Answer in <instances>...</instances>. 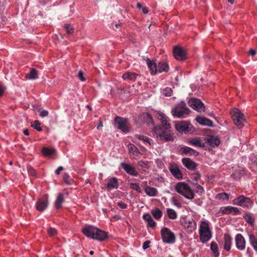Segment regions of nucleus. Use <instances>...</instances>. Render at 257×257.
I'll return each instance as SVG.
<instances>
[{
    "mask_svg": "<svg viewBox=\"0 0 257 257\" xmlns=\"http://www.w3.org/2000/svg\"><path fill=\"white\" fill-rule=\"evenodd\" d=\"M175 191L179 194L184 196L188 199H192L194 198L195 193L189 186L183 182L177 183L175 186Z\"/></svg>",
    "mask_w": 257,
    "mask_h": 257,
    "instance_id": "f257e3e1",
    "label": "nucleus"
},
{
    "mask_svg": "<svg viewBox=\"0 0 257 257\" xmlns=\"http://www.w3.org/2000/svg\"><path fill=\"white\" fill-rule=\"evenodd\" d=\"M199 237L202 243H206L211 237V232L207 221H201L199 229Z\"/></svg>",
    "mask_w": 257,
    "mask_h": 257,
    "instance_id": "f03ea898",
    "label": "nucleus"
},
{
    "mask_svg": "<svg viewBox=\"0 0 257 257\" xmlns=\"http://www.w3.org/2000/svg\"><path fill=\"white\" fill-rule=\"evenodd\" d=\"M230 114L235 125L239 128H241L246 122L243 114L237 108L232 109Z\"/></svg>",
    "mask_w": 257,
    "mask_h": 257,
    "instance_id": "7ed1b4c3",
    "label": "nucleus"
},
{
    "mask_svg": "<svg viewBox=\"0 0 257 257\" xmlns=\"http://www.w3.org/2000/svg\"><path fill=\"white\" fill-rule=\"evenodd\" d=\"M189 109L186 106V104L181 102L177 104L172 109V113L174 116L178 117H184L185 115H187L190 112Z\"/></svg>",
    "mask_w": 257,
    "mask_h": 257,
    "instance_id": "20e7f679",
    "label": "nucleus"
},
{
    "mask_svg": "<svg viewBox=\"0 0 257 257\" xmlns=\"http://www.w3.org/2000/svg\"><path fill=\"white\" fill-rule=\"evenodd\" d=\"M161 234L164 242L166 243H173L175 242V235L168 228H163L161 230Z\"/></svg>",
    "mask_w": 257,
    "mask_h": 257,
    "instance_id": "39448f33",
    "label": "nucleus"
},
{
    "mask_svg": "<svg viewBox=\"0 0 257 257\" xmlns=\"http://www.w3.org/2000/svg\"><path fill=\"white\" fill-rule=\"evenodd\" d=\"M176 130L180 133H191L194 128L192 125L187 121H178L175 124Z\"/></svg>",
    "mask_w": 257,
    "mask_h": 257,
    "instance_id": "423d86ee",
    "label": "nucleus"
},
{
    "mask_svg": "<svg viewBox=\"0 0 257 257\" xmlns=\"http://www.w3.org/2000/svg\"><path fill=\"white\" fill-rule=\"evenodd\" d=\"M234 205L241 206L242 207L250 208L252 205V202L249 198L243 195H240L232 201Z\"/></svg>",
    "mask_w": 257,
    "mask_h": 257,
    "instance_id": "0eeeda50",
    "label": "nucleus"
},
{
    "mask_svg": "<svg viewBox=\"0 0 257 257\" xmlns=\"http://www.w3.org/2000/svg\"><path fill=\"white\" fill-rule=\"evenodd\" d=\"M115 126L123 132H128V122L127 119L117 116L114 119Z\"/></svg>",
    "mask_w": 257,
    "mask_h": 257,
    "instance_id": "6e6552de",
    "label": "nucleus"
},
{
    "mask_svg": "<svg viewBox=\"0 0 257 257\" xmlns=\"http://www.w3.org/2000/svg\"><path fill=\"white\" fill-rule=\"evenodd\" d=\"M189 105L193 109L202 112L205 111L204 104L200 100L197 98H191L188 101Z\"/></svg>",
    "mask_w": 257,
    "mask_h": 257,
    "instance_id": "1a4fd4ad",
    "label": "nucleus"
},
{
    "mask_svg": "<svg viewBox=\"0 0 257 257\" xmlns=\"http://www.w3.org/2000/svg\"><path fill=\"white\" fill-rule=\"evenodd\" d=\"M175 58L179 61H183L186 59V50L181 47L176 46L173 50Z\"/></svg>",
    "mask_w": 257,
    "mask_h": 257,
    "instance_id": "9d476101",
    "label": "nucleus"
},
{
    "mask_svg": "<svg viewBox=\"0 0 257 257\" xmlns=\"http://www.w3.org/2000/svg\"><path fill=\"white\" fill-rule=\"evenodd\" d=\"M157 138L163 142L173 141L174 140L173 134L168 130H163L161 133L157 134Z\"/></svg>",
    "mask_w": 257,
    "mask_h": 257,
    "instance_id": "9b49d317",
    "label": "nucleus"
},
{
    "mask_svg": "<svg viewBox=\"0 0 257 257\" xmlns=\"http://www.w3.org/2000/svg\"><path fill=\"white\" fill-rule=\"evenodd\" d=\"M120 166L127 174L135 177L138 176L139 173L136 168L131 164L122 162L120 164Z\"/></svg>",
    "mask_w": 257,
    "mask_h": 257,
    "instance_id": "f8f14e48",
    "label": "nucleus"
},
{
    "mask_svg": "<svg viewBox=\"0 0 257 257\" xmlns=\"http://www.w3.org/2000/svg\"><path fill=\"white\" fill-rule=\"evenodd\" d=\"M182 225L188 232H192L196 229V222L192 218L185 219L182 223Z\"/></svg>",
    "mask_w": 257,
    "mask_h": 257,
    "instance_id": "ddd939ff",
    "label": "nucleus"
},
{
    "mask_svg": "<svg viewBox=\"0 0 257 257\" xmlns=\"http://www.w3.org/2000/svg\"><path fill=\"white\" fill-rule=\"evenodd\" d=\"M220 211L223 214L236 215L240 213V210L238 208L230 206L221 207Z\"/></svg>",
    "mask_w": 257,
    "mask_h": 257,
    "instance_id": "4468645a",
    "label": "nucleus"
},
{
    "mask_svg": "<svg viewBox=\"0 0 257 257\" xmlns=\"http://www.w3.org/2000/svg\"><path fill=\"white\" fill-rule=\"evenodd\" d=\"M235 244L236 247L239 250H243L245 248V240L241 234H237L235 236Z\"/></svg>",
    "mask_w": 257,
    "mask_h": 257,
    "instance_id": "2eb2a0df",
    "label": "nucleus"
},
{
    "mask_svg": "<svg viewBox=\"0 0 257 257\" xmlns=\"http://www.w3.org/2000/svg\"><path fill=\"white\" fill-rule=\"evenodd\" d=\"M107 237V232L97 228H96L93 237L94 239L102 241L106 239Z\"/></svg>",
    "mask_w": 257,
    "mask_h": 257,
    "instance_id": "dca6fc26",
    "label": "nucleus"
},
{
    "mask_svg": "<svg viewBox=\"0 0 257 257\" xmlns=\"http://www.w3.org/2000/svg\"><path fill=\"white\" fill-rule=\"evenodd\" d=\"M96 228V227L91 225L85 226L82 229V231L87 237L93 239Z\"/></svg>",
    "mask_w": 257,
    "mask_h": 257,
    "instance_id": "f3484780",
    "label": "nucleus"
},
{
    "mask_svg": "<svg viewBox=\"0 0 257 257\" xmlns=\"http://www.w3.org/2000/svg\"><path fill=\"white\" fill-rule=\"evenodd\" d=\"M205 142L212 147H216L220 144V141L218 137L213 136H209L205 138Z\"/></svg>",
    "mask_w": 257,
    "mask_h": 257,
    "instance_id": "a211bd4d",
    "label": "nucleus"
},
{
    "mask_svg": "<svg viewBox=\"0 0 257 257\" xmlns=\"http://www.w3.org/2000/svg\"><path fill=\"white\" fill-rule=\"evenodd\" d=\"M182 162L184 166L188 169L190 170H194L196 169L197 164L195 162L189 158H183Z\"/></svg>",
    "mask_w": 257,
    "mask_h": 257,
    "instance_id": "6ab92c4d",
    "label": "nucleus"
},
{
    "mask_svg": "<svg viewBox=\"0 0 257 257\" xmlns=\"http://www.w3.org/2000/svg\"><path fill=\"white\" fill-rule=\"evenodd\" d=\"M181 155L192 156L194 155L196 156L198 155V153L193 149L188 147H181L179 151Z\"/></svg>",
    "mask_w": 257,
    "mask_h": 257,
    "instance_id": "aec40b11",
    "label": "nucleus"
},
{
    "mask_svg": "<svg viewBox=\"0 0 257 257\" xmlns=\"http://www.w3.org/2000/svg\"><path fill=\"white\" fill-rule=\"evenodd\" d=\"M48 206V201L46 199H39L36 204V207L37 210L39 211H44Z\"/></svg>",
    "mask_w": 257,
    "mask_h": 257,
    "instance_id": "412c9836",
    "label": "nucleus"
},
{
    "mask_svg": "<svg viewBox=\"0 0 257 257\" xmlns=\"http://www.w3.org/2000/svg\"><path fill=\"white\" fill-rule=\"evenodd\" d=\"M118 187V179L115 177H113L108 180L106 184V188L108 190L114 189H117Z\"/></svg>",
    "mask_w": 257,
    "mask_h": 257,
    "instance_id": "4be33fe9",
    "label": "nucleus"
},
{
    "mask_svg": "<svg viewBox=\"0 0 257 257\" xmlns=\"http://www.w3.org/2000/svg\"><path fill=\"white\" fill-rule=\"evenodd\" d=\"M147 183V182H145L146 186L144 187V190L146 194L150 197L156 196L158 194V190L157 189L148 186Z\"/></svg>",
    "mask_w": 257,
    "mask_h": 257,
    "instance_id": "5701e85b",
    "label": "nucleus"
},
{
    "mask_svg": "<svg viewBox=\"0 0 257 257\" xmlns=\"http://www.w3.org/2000/svg\"><path fill=\"white\" fill-rule=\"evenodd\" d=\"M196 120L200 124L206 125L208 126H212L213 125V122L212 121L205 117H202V116H197L196 118Z\"/></svg>",
    "mask_w": 257,
    "mask_h": 257,
    "instance_id": "b1692460",
    "label": "nucleus"
},
{
    "mask_svg": "<svg viewBox=\"0 0 257 257\" xmlns=\"http://www.w3.org/2000/svg\"><path fill=\"white\" fill-rule=\"evenodd\" d=\"M170 171L174 177L178 179H181L182 175L179 168L176 166H171L170 168Z\"/></svg>",
    "mask_w": 257,
    "mask_h": 257,
    "instance_id": "393cba45",
    "label": "nucleus"
},
{
    "mask_svg": "<svg viewBox=\"0 0 257 257\" xmlns=\"http://www.w3.org/2000/svg\"><path fill=\"white\" fill-rule=\"evenodd\" d=\"M138 74L131 72H126L123 74L122 78L124 80L136 81Z\"/></svg>",
    "mask_w": 257,
    "mask_h": 257,
    "instance_id": "a878e982",
    "label": "nucleus"
},
{
    "mask_svg": "<svg viewBox=\"0 0 257 257\" xmlns=\"http://www.w3.org/2000/svg\"><path fill=\"white\" fill-rule=\"evenodd\" d=\"M189 143L195 147H204V143L202 141L200 137H197L194 139H190L189 140Z\"/></svg>",
    "mask_w": 257,
    "mask_h": 257,
    "instance_id": "bb28decb",
    "label": "nucleus"
},
{
    "mask_svg": "<svg viewBox=\"0 0 257 257\" xmlns=\"http://www.w3.org/2000/svg\"><path fill=\"white\" fill-rule=\"evenodd\" d=\"M232 238L230 235L225 234L224 236V249L227 251L230 250L231 246Z\"/></svg>",
    "mask_w": 257,
    "mask_h": 257,
    "instance_id": "cd10ccee",
    "label": "nucleus"
},
{
    "mask_svg": "<svg viewBox=\"0 0 257 257\" xmlns=\"http://www.w3.org/2000/svg\"><path fill=\"white\" fill-rule=\"evenodd\" d=\"M147 65L150 69L151 73L153 75L155 74L158 72V65L154 62L153 61L149 59L147 60Z\"/></svg>",
    "mask_w": 257,
    "mask_h": 257,
    "instance_id": "c85d7f7f",
    "label": "nucleus"
},
{
    "mask_svg": "<svg viewBox=\"0 0 257 257\" xmlns=\"http://www.w3.org/2000/svg\"><path fill=\"white\" fill-rule=\"evenodd\" d=\"M64 201V195L63 193H59L55 202V207L56 209L61 207L62 204Z\"/></svg>",
    "mask_w": 257,
    "mask_h": 257,
    "instance_id": "c756f323",
    "label": "nucleus"
},
{
    "mask_svg": "<svg viewBox=\"0 0 257 257\" xmlns=\"http://www.w3.org/2000/svg\"><path fill=\"white\" fill-rule=\"evenodd\" d=\"M158 118L161 120L163 127L165 130H169L170 128V125L168 123L167 118L163 114H159Z\"/></svg>",
    "mask_w": 257,
    "mask_h": 257,
    "instance_id": "7c9ffc66",
    "label": "nucleus"
},
{
    "mask_svg": "<svg viewBox=\"0 0 257 257\" xmlns=\"http://www.w3.org/2000/svg\"><path fill=\"white\" fill-rule=\"evenodd\" d=\"M169 69L168 64L165 62H159L158 64V72H168Z\"/></svg>",
    "mask_w": 257,
    "mask_h": 257,
    "instance_id": "2f4dec72",
    "label": "nucleus"
},
{
    "mask_svg": "<svg viewBox=\"0 0 257 257\" xmlns=\"http://www.w3.org/2000/svg\"><path fill=\"white\" fill-rule=\"evenodd\" d=\"M141 117L142 120L146 122L147 124H153V118L149 113L146 112L143 113Z\"/></svg>",
    "mask_w": 257,
    "mask_h": 257,
    "instance_id": "473e14b6",
    "label": "nucleus"
},
{
    "mask_svg": "<svg viewBox=\"0 0 257 257\" xmlns=\"http://www.w3.org/2000/svg\"><path fill=\"white\" fill-rule=\"evenodd\" d=\"M210 249L215 257L219 256L220 253L219 251L218 246L216 242L214 241L211 242L210 243Z\"/></svg>",
    "mask_w": 257,
    "mask_h": 257,
    "instance_id": "72a5a7b5",
    "label": "nucleus"
},
{
    "mask_svg": "<svg viewBox=\"0 0 257 257\" xmlns=\"http://www.w3.org/2000/svg\"><path fill=\"white\" fill-rule=\"evenodd\" d=\"M26 77L29 79H36L38 78V72L35 69L32 68L30 72L26 74Z\"/></svg>",
    "mask_w": 257,
    "mask_h": 257,
    "instance_id": "f704fd0d",
    "label": "nucleus"
},
{
    "mask_svg": "<svg viewBox=\"0 0 257 257\" xmlns=\"http://www.w3.org/2000/svg\"><path fill=\"white\" fill-rule=\"evenodd\" d=\"M243 218L251 226H253L254 224L255 219L249 213H246L243 216Z\"/></svg>",
    "mask_w": 257,
    "mask_h": 257,
    "instance_id": "c9c22d12",
    "label": "nucleus"
},
{
    "mask_svg": "<svg viewBox=\"0 0 257 257\" xmlns=\"http://www.w3.org/2000/svg\"><path fill=\"white\" fill-rule=\"evenodd\" d=\"M129 153L133 154L134 155L138 156L140 154L139 149L134 145L130 144L128 145Z\"/></svg>",
    "mask_w": 257,
    "mask_h": 257,
    "instance_id": "e433bc0d",
    "label": "nucleus"
},
{
    "mask_svg": "<svg viewBox=\"0 0 257 257\" xmlns=\"http://www.w3.org/2000/svg\"><path fill=\"white\" fill-rule=\"evenodd\" d=\"M42 152L44 155L46 156H51L54 155L55 150L53 148L43 147Z\"/></svg>",
    "mask_w": 257,
    "mask_h": 257,
    "instance_id": "4c0bfd02",
    "label": "nucleus"
},
{
    "mask_svg": "<svg viewBox=\"0 0 257 257\" xmlns=\"http://www.w3.org/2000/svg\"><path fill=\"white\" fill-rule=\"evenodd\" d=\"M151 213L156 219H159L162 216V211L158 208H155L152 210Z\"/></svg>",
    "mask_w": 257,
    "mask_h": 257,
    "instance_id": "58836bf2",
    "label": "nucleus"
},
{
    "mask_svg": "<svg viewBox=\"0 0 257 257\" xmlns=\"http://www.w3.org/2000/svg\"><path fill=\"white\" fill-rule=\"evenodd\" d=\"M135 137L138 139L139 140L142 141L145 143H147L149 145H151V140L149 139L148 137L139 134L135 135Z\"/></svg>",
    "mask_w": 257,
    "mask_h": 257,
    "instance_id": "ea45409f",
    "label": "nucleus"
},
{
    "mask_svg": "<svg viewBox=\"0 0 257 257\" xmlns=\"http://www.w3.org/2000/svg\"><path fill=\"white\" fill-rule=\"evenodd\" d=\"M167 213L169 218L171 219H175L177 218V214L173 209L167 208Z\"/></svg>",
    "mask_w": 257,
    "mask_h": 257,
    "instance_id": "a19ab883",
    "label": "nucleus"
},
{
    "mask_svg": "<svg viewBox=\"0 0 257 257\" xmlns=\"http://www.w3.org/2000/svg\"><path fill=\"white\" fill-rule=\"evenodd\" d=\"M215 198L217 200H228L229 199V196L226 193H221L217 194Z\"/></svg>",
    "mask_w": 257,
    "mask_h": 257,
    "instance_id": "79ce46f5",
    "label": "nucleus"
},
{
    "mask_svg": "<svg viewBox=\"0 0 257 257\" xmlns=\"http://www.w3.org/2000/svg\"><path fill=\"white\" fill-rule=\"evenodd\" d=\"M130 186L131 189L137 191L139 193H142V191L138 184L131 183Z\"/></svg>",
    "mask_w": 257,
    "mask_h": 257,
    "instance_id": "37998d69",
    "label": "nucleus"
},
{
    "mask_svg": "<svg viewBox=\"0 0 257 257\" xmlns=\"http://www.w3.org/2000/svg\"><path fill=\"white\" fill-rule=\"evenodd\" d=\"M47 233L50 236H54L57 234V231L55 228L49 227L47 230Z\"/></svg>",
    "mask_w": 257,
    "mask_h": 257,
    "instance_id": "c03bdc74",
    "label": "nucleus"
},
{
    "mask_svg": "<svg viewBox=\"0 0 257 257\" xmlns=\"http://www.w3.org/2000/svg\"><path fill=\"white\" fill-rule=\"evenodd\" d=\"M64 28L66 29L67 33L68 34H72L74 32L73 28L69 24H65Z\"/></svg>",
    "mask_w": 257,
    "mask_h": 257,
    "instance_id": "a18cd8bd",
    "label": "nucleus"
},
{
    "mask_svg": "<svg viewBox=\"0 0 257 257\" xmlns=\"http://www.w3.org/2000/svg\"><path fill=\"white\" fill-rule=\"evenodd\" d=\"M163 94L167 96H170L172 95V89L170 87H166L162 91Z\"/></svg>",
    "mask_w": 257,
    "mask_h": 257,
    "instance_id": "49530a36",
    "label": "nucleus"
},
{
    "mask_svg": "<svg viewBox=\"0 0 257 257\" xmlns=\"http://www.w3.org/2000/svg\"><path fill=\"white\" fill-rule=\"evenodd\" d=\"M40 123L38 120H35L34 122V123L32 125V126L37 131L40 132L42 130L41 127L40 126Z\"/></svg>",
    "mask_w": 257,
    "mask_h": 257,
    "instance_id": "de8ad7c7",
    "label": "nucleus"
},
{
    "mask_svg": "<svg viewBox=\"0 0 257 257\" xmlns=\"http://www.w3.org/2000/svg\"><path fill=\"white\" fill-rule=\"evenodd\" d=\"M195 191L199 195H201L204 192V190L202 186L197 184L195 188Z\"/></svg>",
    "mask_w": 257,
    "mask_h": 257,
    "instance_id": "09e8293b",
    "label": "nucleus"
},
{
    "mask_svg": "<svg viewBox=\"0 0 257 257\" xmlns=\"http://www.w3.org/2000/svg\"><path fill=\"white\" fill-rule=\"evenodd\" d=\"M27 171L29 174L32 176H36V172L35 170L31 166H27Z\"/></svg>",
    "mask_w": 257,
    "mask_h": 257,
    "instance_id": "8fccbe9b",
    "label": "nucleus"
},
{
    "mask_svg": "<svg viewBox=\"0 0 257 257\" xmlns=\"http://www.w3.org/2000/svg\"><path fill=\"white\" fill-rule=\"evenodd\" d=\"M138 165L141 168H147L148 167V162L144 161H140L138 162Z\"/></svg>",
    "mask_w": 257,
    "mask_h": 257,
    "instance_id": "3c124183",
    "label": "nucleus"
},
{
    "mask_svg": "<svg viewBox=\"0 0 257 257\" xmlns=\"http://www.w3.org/2000/svg\"><path fill=\"white\" fill-rule=\"evenodd\" d=\"M249 240L251 245H252L253 243L257 241V239L255 236L253 234H249Z\"/></svg>",
    "mask_w": 257,
    "mask_h": 257,
    "instance_id": "603ef678",
    "label": "nucleus"
},
{
    "mask_svg": "<svg viewBox=\"0 0 257 257\" xmlns=\"http://www.w3.org/2000/svg\"><path fill=\"white\" fill-rule=\"evenodd\" d=\"M69 176L67 173H65L63 175V180L65 181V182L67 184H70L71 181H72L71 179L69 180Z\"/></svg>",
    "mask_w": 257,
    "mask_h": 257,
    "instance_id": "864d4df0",
    "label": "nucleus"
},
{
    "mask_svg": "<svg viewBox=\"0 0 257 257\" xmlns=\"http://www.w3.org/2000/svg\"><path fill=\"white\" fill-rule=\"evenodd\" d=\"M250 160L252 164L257 166V155L251 156Z\"/></svg>",
    "mask_w": 257,
    "mask_h": 257,
    "instance_id": "5fc2aeb1",
    "label": "nucleus"
},
{
    "mask_svg": "<svg viewBox=\"0 0 257 257\" xmlns=\"http://www.w3.org/2000/svg\"><path fill=\"white\" fill-rule=\"evenodd\" d=\"M48 114H49V112L46 110H40V115L42 117L48 116Z\"/></svg>",
    "mask_w": 257,
    "mask_h": 257,
    "instance_id": "6e6d98bb",
    "label": "nucleus"
},
{
    "mask_svg": "<svg viewBox=\"0 0 257 257\" xmlns=\"http://www.w3.org/2000/svg\"><path fill=\"white\" fill-rule=\"evenodd\" d=\"M148 225L152 228H154L156 226V222L153 218L148 222Z\"/></svg>",
    "mask_w": 257,
    "mask_h": 257,
    "instance_id": "4d7b16f0",
    "label": "nucleus"
},
{
    "mask_svg": "<svg viewBox=\"0 0 257 257\" xmlns=\"http://www.w3.org/2000/svg\"><path fill=\"white\" fill-rule=\"evenodd\" d=\"M151 243V241L150 240H147L145 241L143 245V248L144 250H146V249L148 248L149 247V244Z\"/></svg>",
    "mask_w": 257,
    "mask_h": 257,
    "instance_id": "13d9d810",
    "label": "nucleus"
},
{
    "mask_svg": "<svg viewBox=\"0 0 257 257\" xmlns=\"http://www.w3.org/2000/svg\"><path fill=\"white\" fill-rule=\"evenodd\" d=\"M143 218L144 220H146L147 222H148L149 220H150L151 219H152V217L149 214H144Z\"/></svg>",
    "mask_w": 257,
    "mask_h": 257,
    "instance_id": "bf43d9fd",
    "label": "nucleus"
},
{
    "mask_svg": "<svg viewBox=\"0 0 257 257\" xmlns=\"http://www.w3.org/2000/svg\"><path fill=\"white\" fill-rule=\"evenodd\" d=\"M117 204L121 209H125L127 207V204L122 202H118Z\"/></svg>",
    "mask_w": 257,
    "mask_h": 257,
    "instance_id": "052dcab7",
    "label": "nucleus"
},
{
    "mask_svg": "<svg viewBox=\"0 0 257 257\" xmlns=\"http://www.w3.org/2000/svg\"><path fill=\"white\" fill-rule=\"evenodd\" d=\"M77 76L82 81H84L85 80V78L83 76V73L81 71L79 72Z\"/></svg>",
    "mask_w": 257,
    "mask_h": 257,
    "instance_id": "680f3d73",
    "label": "nucleus"
},
{
    "mask_svg": "<svg viewBox=\"0 0 257 257\" xmlns=\"http://www.w3.org/2000/svg\"><path fill=\"white\" fill-rule=\"evenodd\" d=\"M5 91V87L2 85H0V97H2Z\"/></svg>",
    "mask_w": 257,
    "mask_h": 257,
    "instance_id": "e2e57ef3",
    "label": "nucleus"
},
{
    "mask_svg": "<svg viewBox=\"0 0 257 257\" xmlns=\"http://www.w3.org/2000/svg\"><path fill=\"white\" fill-rule=\"evenodd\" d=\"M194 180L197 182L200 178V175L198 173L195 174L193 176Z\"/></svg>",
    "mask_w": 257,
    "mask_h": 257,
    "instance_id": "0e129e2a",
    "label": "nucleus"
},
{
    "mask_svg": "<svg viewBox=\"0 0 257 257\" xmlns=\"http://www.w3.org/2000/svg\"><path fill=\"white\" fill-rule=\"evenodd\" d=\"M64 169L63 167L62 166H60L58 168V169L55 171V173L57 175H59L61 171H62Z\"/></svg>",
    "mask_w": 257,
    "mask_h": 257,
    "instance_id": "69168bd1",
    "label": "nucleus"
},
{
    "mask_svg": "<svg viewBox=\"0 0 257 257\" xmlns=\"http://www.w3.org/2000/svg\"><path fill=\"white\" fill-rule=\"evenodd\" d=\"M256 54V51L255 50H253V49H250L249 50V54L252 56H253L255 55Z\"/></svg>",
    "mask_w": 257,
    "mask_h": 257,
    "instance_id": "338daca9",
    "label": "nucleus"
},
{
    "mask_svg": "<svg viewBox=\"0 0 257 257\" xmlns=\"http://www.w3.org/2000/svg\"><path fill=\"white\" fill-rule=\"evenodd\" d=\"M142 11L144 14H146L148 13L149 10L147 7H145L143 8Z\"/></svg>",
    "mask_w": 257,
    "mask_h": 257,
    "instance_id": "774afa93",
    "label": "nucleus"
}]
</instances>
